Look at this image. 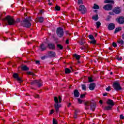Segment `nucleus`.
Here are the masks:
<instances>
[{"mask_svg":"<svg viewBox=\"0 0 124 124\" xmlns=\"http://www.w3.org/2000/svg\"><path fill=\"white\" fill-rule=\"evenodd\" d=\"M54 101L55 102V104H54V107L55 108L56 112H59V109L61 108V107H62V105L59 104V103H61V102H62V97H61V96H59L58 98L57 97H55Z\"/></svg>","mask_w":124,"mask_h":124,"instance_id":"f257e3e1","label":"nucleus"},{"mask_svg":"<svg viewBox=\"0 0 124 124\" xmlns=\"http://www.w3.org/2000/svg\"><path fill=\"white\" fill-rule=\"evenodd\" d=\"M31 17L25 19L23 20L22 23V25L23 27H25V28H30L31 26Z\"/></svg>","mask_w":124,"mask_h":124,"instance_id":"f03ea898","label":"nucleus"},{"mask_svg":"<svg viewBox=\"0 0 124 124\" xmlns=\"http://www.w3.org/2000/svg\"><path fill=\"white\" fill-rule=\"evenodd\" d=\"M3 21H7L8 25H14L15 20L11 16H8L3 19Z\"/></svg>","mask_w":124,"mask_h":124,"instance_id":"7ed1b4c3","label":"nucleus"},{"mask_svg":"<svg viewBox=\"0 0 124 124\" xmlns=\"http://www.w3.org/2000/svg\"><path fill=\"white\" fill-rule=\"evenodd\" d=\"M56 33L58 37H62L64 34L63 29L62 28V27L57 28L56 30Z\"/></svg>","mask_w":124,"mask_h":124,"instance_id":"20e7f679","label":"nucleus"},{"mask_svg":"<svg viewBox=\"0 0 124 124\" xmlns=\"http://www.w3.org/2000/svg\"><path fill=\"white\" fill-rule=\"evenodd\" d=\"M79 11H80L82 14H85L87 13V9L85 7L84 5H81L78 9Z\"/></svg>","mask_w":124,"mask_h":124,"instance_id":"39448f33","label":"nucleus"},{"mask_svg":"<svg viewBox=\"0 0 124 124\" xmlns=\"http://www.w3.org/2000/svg\"><path fill=\"white\" fill-rule=\"evenodd\" d=\"M13 77L15 79H16L18 82L19 83H22L23 82V80L22 79V78L19 77V75L17 73H15L13 75Z\"/></svg>","mask_w":124,"mask_h":124,"instance_id":"423d86ee","label":"nucleus"},{"mask_svg":"<svg viewBox=\"0 0 124 124\" xmlns=\"http://www.w3.org/2000/svg\"><path fill=\"white\" fill-rule=\"evenodd\" d=\"M31 85H35V84H37L39 87H41L42 86V81L41 80H33L31 82Z\"/></svg>","mask_w":124,"mask_h":124,"instance_id":"0eeeda50","label":"nucleus"},{"mask_svg":"<svg viewBox=\"0 0 124 124\" xmlns=\"http://www.w3.org/2000/svg\"><path fill=\"white\" fill-rule=\"evenodd\" d=\"M113 88L116 90V91H119L121 89V85L119 82H114L113 83Z\"/></svg>","mask_w":124,"mask_h":124,"instance_id":"6e6552de","label":"nucleus"},{"mask_svg":"<svg viewBox=\"0 0 124 124\" xmlns=\"http://www.w3.org/2000/svg\"><path fill=\"white\" fill-rule=\"evenodd\" d=\"M103 9H105V10H112V9H113V6L110 4H107L103 7Z\"/></svg>","mask_w":124,"mask_h":124,"instance_id":"1a4fd4ad","label":"nucleus"},{"mask_svg":"<svg viewBox=\"0 0 124 124\" xmlns=\"http://www.w3.org/2000/svg\"><path fill=\"white\" fill-rule=\"evenodd\" d=\"M93 102L91 101H87L85 103V109L86 110H88V109H89V107L91 105H92L93 104Z\"/></svg>","mask_w":124,"mask_h":124,"instance_id":"9d476101","label":"nucleus"},{"mask_svg":"<svg viewBox=\"0 0 124 124\" xmlns=\"http://www.w3.org/2000/svg\"><path fill=\"white\" fill-rule=\"evenodd\" d=\"M113 11L114 13H115V14H120V13H121V10L120 7H116L114 8Z\"/></svg>","mask_w":124,"mask_h":124,"instance_id":"9b49d317","label":"nucleus"},{"mask_svg":"<svg viewBox=\"0 0 124 124\" xmlns=\"http://www.w3.org/2000/svg\"><path fill=\"white\" fill-rule=\"evenodd\" d=\"M108 28L109 31H112V30L115 29V24H114V23L109 24L108 27Z\"/></svg>","mask_w":124,"mask_h":124,"instance_id":"f8f14e48","label":"nucleus"},{"mask_svg":"<svg viewBox=\"0 0 124 124\" xmlns=\"http://www.w3.org/2000/svg\"><path fill=\"white\" fill-rule=\"evenodd\" d=\"M107 104L112 107L114 106V105H115V104L114 103V102L113 101V100L110 99L108 100V101H107Z\"/></svg>","mask_w":124,"mask_h":124,"instance_id":"ddd939ff","label":"nucleus"},{"mask_svg":"<svg viewBox=\"0 0 124 124\" xmlns=\"http://www.w3.org/2000/svg\"><path fill=\"white\" fill-rule=\"evenodd\" d=\"M118 22L119 23L121 24H123L124 23V17L123 16H121L120 17H119L118 19Z\"/></svg>","mask_w":124,"mask_h":124,"instance_id":"4468645a","label":"nucleus"},{"mask_svg":"<svg viewBox=\"0 0 124 124\" xmlns=\"http://www.w3.org/2000/svg\"><path fill=\"white\" fill-rule=\"evenodd\" d=\"M94 88H95V84L93 83H91L90 85L89 89L90 90H91V91H93L94 90Z\"/></svg>","mask_w":124,"mask_h":124,"instance_id":"2eb2a0df","label":"nucleus"},{"mask_svg":"<svg viewBox=\"0 0 124 124\" xmlns=\"http://www.w3.org/2000/svg\"><path fill=\"white\" fill-rule=\"evenodd\" d=\"M74 96L75 97H79V95H80V93L78 92V90H75L74 92Z\"/></svg>","mask_w":124,"mask_h":124,"instance_id":"dca6fc26","label":"nucleus"},{"mask_svg":"<svg viewBox=\"0 0 124 124\" xmlns=\"http://www.w3.org/2000/svg\"><path fill=\"white\" fill-rule=\"evenodd\" d=\"M48 47L49 49H54L55 48H56V46H55V45L53 44H49L48 45Z\"/></svg>","mask_w":124,"mask_h":124,"instance_id":"f3484780","label":"nucleus"},{"mask_svg":"<svg viewBox=\"0 0 124 124\" xmlns=\"http://www.w3.org/2000/svg\"><path fill=\"white\" fill-rule=\"evenodd\" d=\"M48 55H49V57H55L56 56V53H55V52H54V51L49 52Z\"/></svg>","mask_w":124,"mask_h":124,"instance_id":"a211bd4d","label":"nucleus"},{"mask_svg":"<svg viewBox=\"0 0 124 124\" xmlns=\"http://www.w3.org/2000/svg\"><path fill=\"white\" fill-rule=\"evenodd\" d=\"M104 3H115V2L113 0H105L104 1Z\"/></svg>","mask_w":124,"mask_h":124,"instance_id":"6ab92c4d","label":"nucleus"},{"mask_svg":"<svg viewBox=\"0 0 124 124\" xmlns=\"http://www.w3.org/2000/svg\"><path fill=\"white\" fill-rule=\"evenodd\" d=\"M21 68L22 69V70H24V71H28L30 69V68H29V67H28L26 65H22L21 66Z\"/></svg>","mask_w":124,"mask_h":124,"instance_id":"aec40b11","label":"nucleus"},{"mask_svg":"<svg viewBox=\"0 0 124 124\" xmlns=\"http://www.w3.org/2000/svg\"><path fill=\"white\" fill-rule=\"evenodd\" d=\"M96 105L95 104L93 103L92 105H91V109L92 110V111H94L95 109V107Z\"/></svg>","mask_w":124,"mask_h":124,"instance_id":"412c9836","label":"nucleus"},{"mask_svg":"<svg viewBox=\"0 0 124 124\" xmlns=\"http://www.w3.org/2000/svg\"><path fill=\"white\" fill-rule=\"evenodd\" d=\"M74 57L76 60H80V58H81V56L76 54H74Z\"/></svg>","mask_w":124,"mask_h":124,"instance_id":"4be33fe9","label":"nucleus"},{"mask_svg":"<svg viewBox=\"0 0 124 124\" xmlns=\"http://www.w3.org/2000/svg\"><path fill=\"white\" fill-rule=\"evenodd\" d=\"M40 48L41 51H44V50H46V47H45L44 46V45L43 44L41 45Z\"/></svg>","mask_w":124,"mask_h":124,"instance_id":"5701e85b","label":"nucleus"},{"mask_svg":"<svg viewBox=\"0 0 124 124\" xmlns=\"http://www.w3.org/2000/svg\"><path fill=\"white\" fill-rule=\"evenodd\" d=\"M92 19H93V20H94V21H97V20H98V15H96L95 16H93L92 17Z\"/></svg>","mask_w":124,"mask_h":124,"instance_id":"b1692460","label":"nucleus"},{"mask_svg":"<svg viewBox=\"0 0 124 124\" xmlns=\"http://www.w3.org/2000/svg\"><path fill=\"white\" fill-rule=\"evenodd\" d=\"M122 31V28H117L115 29L114 31V33H117V32H119V31Z\"/></svg>","mask_w":124,"mask_h":124,"instance_id":"393cba45","label":"nucleus"},{"mask_svg":"<svg viewBox=\"0 0 124 124\" xmlns=\"http://www.w3.org/2000/svg\"><path fill=\"white\" fill-rule=\"evenodd\" d=\"M112 107H113V106H108L105 108V110H112Z\"/></svg>","mask_w":124,"mask_h":124,"instance_id":"a878e982","label":"nucleus"},{"mask_svg":"<svg viewBox=\"0 0 124 124\" xmlns=\"http://www.w3.org/2000/svg\"><path fill=\"white\" fill-rule=\"evenodd\" d=\"M118 43L119 44H120V45H124V42L123 40H119L117 41Z\"/></svg>","mask_w":124,"mask_h":124,"instance_id":"bb28decb","label":"nucleus"},{"mask_svg":"<svg viewBox=\"0 0 124 124\" xmlns=\"http://www.w3.org/2000/svg\"><path fill=\"white\" fill-rule=\"evenodd\" d=\"M38 19V21L40 23H43L44 21V18H43V17H39Z\"/></svg>","mask_w":124,"mask_h":124,"instance_id":"cd10ccee","label":"nucleus"},{"mask_svg":"<svg viewBox=\"0 0 124 124\" xmlns=\"http://www.w3.org/2000/svg\"><path fill=\"white\" fill-rule=\"evenodd\" d=\"M96 25L97 26V29H98L100 27L101 23H100V22L97 21L96 22Z\"/></svg>","mask_w":124,"mask_h":124,"instance_id":"c85d7f7f","label":"nucleus"},{"mask_svg":"<svg viewBox=\"0 0 124 124\" xmlns=\"http://www.w3.org/2000/svg\"><path fill=\"white\" fill-rule=\"evenodd\" d=\"M70 72H71V70H70L69 69L66 68L65 69V73H70Z\"/></svg>","mask_w":124,"mask_h":124,"instance_id":"c756f323","label":"nucleus"},{"mask_svg":"<svg viewBox=\"0 0 124 124\" xmlns=\"http://www.w3.org/2000/svg\"><path fill=\"white\" fill-rule=\"evenodd\" d=\"M94 9H99V6L96 5V4H94V6L93 7Z\"/></svg>","mask_w":124,"mask_h":124,"instance_id":"7c9ffc66","label":"nucleus"},{"mask_svg":"<svg viewBox=\"0 0 124 124\" xmlns=\"http://www.w3.org/2000/svg\"><path fill=\"white\" fill-rule=\"evenodd\" d=\"M57 47H58V48L60 49V50H62V49L63 48L62 46V45H60V44L57 45Z\"/></svg>","mask_w":124,"mask_h":124,"instance_id":"2f4dec72","label":"nucleus"},{"mask_svg":"<svg viewBox=\"0 0 124 124\" xmlns=\"http://www.w3.org/2000/svg\"><path fill=\"white\" fill-rule=\"evenodd\" d=\"M27 74H28V75H32V76H34V74L31 72H27Z\"/></svg>","mask_w":124,"mask_h":124,"instance_id":"473e14b6","label":"nucleus"},{"mask_svg":"<svg viewBox=\"0 0 124 124\" xmlns=\"http://www.w3.org/2000/svg\"><path fill=\"white\" fill-rule=\"evenodd\" d=\"M55 9L56 10H57V11H60V10H61V7L58 5H57L55 7Z\"/></svg>","mask_w":124,"mask_h":124,"instance_id":"72a5a7b5","label":"nucleus"},{"mask_svg":"<svg viewBox=\"0 0 124 124\" xmlns=\"http://www.w3.org/2000/svg\"><path fill=\"white\" fill-rule=\"evenodd\" d=\"M78 101L79 104H82V103L83 102V100H82L80 98H78Z\"/></svg>","mask_w":124,"mask_h":124,"instance_id":"f704fd0d","label":"nucleus"},{"mask_svg":"<svg viewBox=\"0 0 124 124\" xmlns=\"http://www.w3.org/2000/svg\"><path fill=\"white\" fill-rule=\"evenodd\" d=\"M78 4H83V0H78Z\"/></svg>","mask_w":124,"mask_h":124,"instance_id":"c9c22d12","label":"nucleus"},{"mask_svg":"<svg viewBox=\"0 0 124 124\" xmlns=\"http://www.w3.org/2000/svg\"><path fill=\"white\" fill-rule=\"evenodd\" d=\"M89 38L90 39H92V40H93L94 39V37H93V35H90Z\"/></svg>","mask_w":124,"mask_h":124,"instance_id":"e433bc0d","label":"nucleus"},{"mask_svg":"<svg viewBox=\"0 0 124 124\" xmlns=\"http://www.w3.org/2000/svg\"><path fill=\"white\" fill-rule=\"evenodd\" d=\"M86 97V94H82L80 95V98H85Z\"/></svg>","mask_w":124,"mask_h":124,"instance_id":"4c0bfd02","label":"nucleus"},{"mask_svg":"<svg viewBox=\"0 0 124 124\" xmlns=\"http://www.w3.org/2000/svg\"><path fill=\"white\" fill-rule=\"evenodd\" d=\"M89 82H93V78L92 77H90L88 78Z\"/></svg>","mask_w":124,"mask_h":124,"instance_id":"58836bf2","label":"nucleus"},{"mask_svg":"<svg viewBox=\"0 0 124 124\" xmlns=\"http://www.w3.org/2000/svg\"><path fill=\"white\" fill-rule=\"evenodd\" d=\"M53 124H58V122H57V120H55L54 118L53 119Z\"/></svg>","mask_w":124,"mask_h":124,"instance_id":"ea45409f","label":"nucleus"},{"mask_svg":"<svg viewBox=\"0 0 124 124\" xmlns=\"http://www.w3.org/2000/svg\"><path fill=\"white\" fill-rule=\"evenodd\" d=\"M82 89L83 91H86V86L85 85H82Z\"/></svg>","mask_w":124,"mask_h":124,"instance_id":"a19ab883","label":"nucleus"},{"mask_svg":"<svg viewBox=\"0 0 124 124\" xmlns=\"http://www.w3.org/2000/svg\"><path fill=\"white\" fill-rule=\"evenodd\" d=\"M106 91H109L111 90V86H108L106 89Z\"/></svg>","mask_w":124,"mask_h":124,"instance_id":"79ce46f5","label":"nucleus"},{"mask_svg":"<svg viewBox=\"0 0 124 124\" xmlns=\"http://www.w3.org/2000/svg\"><path fill=\"white\" fill-rule=\"evenodd\" d=\"M118 61H122V60H123V58L122 57H120V56H118L117 58Z\"/></svg>","mask_w":124,"mask_h":124,"instance_id":"37998d69","label":"nucleus"},{"mask_svg":"<svg viewBox=\"0 0 124 124\" xmlns=\"http://www.w3.org/2000/svg\"><path fill=\"white\" fill-rule=\"evenodd\" d=\"M34 97L35 98H39V95L38 94L34 95Z\"/></svg>","mask_w":124,"mask_h":124,"instance_id":"c03bdc74","label":"nucleus"},{"mask_svg":"<svg viewBox=\"0 0 124 124\" xmlns=\"http://www.w3.org/2000/svg\"><path fill=\"white\" fill-rule=\"evenodd\" d=\"M79 112L78 109H75V114H76V115H78V112Z\"/></svg>","mask_w":124,"mask_h":124,"instance_id":"a18cd8bd","label":"nucleus"},{"mask_svg":"<svg viewBox=\"0 0 124 124\" xmlns=\"http://www.w3.org/2000/svg\"><path fill=\"white\" fill-rule=\"evenodd\" d=\"M79 44H80V45H84L85 44V42H84V41H81L80 42Z\"/></svg>","mask_w":124,"mask_h":124,"instance_id":"49530a36","label":"nucleus"},{"mask_svg":"<svg viewBox=\"0 0 124 124\" xmlns=\"http://www.w3.org/2000/svg\"><path fill=\"white\" fill-rule=\"evenodd\" d=\"M90 43H92V44H95V43H96V42L95 41V40H93Z\"/></svg>","mask_w":124,"mask_h":124,"instance_id":"de8ad7c7","label":"nucleus"},{"mask_svg":"<svg viewBox=\"0 0 124 124\" xmlns=\"http://www.w3.org/2000/svg\"><path fill=\"white\" fill-rule=\"evenodd\" d=\"M120 119H121V120H124V115H123V114H121V115H120Z\"/></svg>","mask_w":124,"mask_h":124,"instance_id":"09e8293b","label":"nucleus"},{"mask_svg":"<svg viewBox=\"0 0 124 124\" xmlns=\"http://www.w3.org/2000/svg\"><path fill=\"white\" fill-rule=\"evenodd\" d=\"M112 46H113V47H117V44H116L115 43H112Z\"/></svg>","mask_w":124,"mask_h":124,"instance_id":"8fccbe9b","label":"nucleus"},{"mask_svg":"<svg viewBox=\"0 0 124 124\" xmlns=\"http://www.w3.org/2000/svg\"><path fill=\"white\" fill-rule=\"evenodd\" d=\"M54 113V109H52V110H51V111H50V115H52V114H53Z\"/></svg>","mask_w":124,"mask_h":124,"instance_id":"3c124183","label":"nucleus"},{"mask_svg":"<svg viewBox=\"0 0 124 124\" xmlns=\"http://www.w3.org/2000/svg\"><path fill=\"white\" fill-rule=\"evenodd\" d=\"M78 114H76L75 113V115H74V118L75 119L77 118V116H78Z\"/></svg>","mask_w":124,"mask_h":124,"instance_id":"603ef678","label":"nucleus"},{"mask_svg":"<svg viewBox=\"0 0 124 124\" xmlns=\"http://www.w3.org/2000/svg\"><path fill=\"white\" fill-rule=\"evenodd\" d=\"M45 59H46V57L45 56H43L41 57V60H45Z\"/></svg>","mask_w":124,"mask_h":124,"instance_id":"864d4df0","label":"nucleus"},{"mask_svg":"<svg viewBox=\"0 0 124 124\" xmlns=\"http://www.w3.org/2000/svg\"><path fill=\"white\" fill-rule=\"evenodd\" d=\"M43 13V11L42 10L40 11L39 14H42Z\"/></svg>","mask_w":124,"mask_h":124,"instance_id":"5fc2aeb1","label":"nucleus"},{"mask_svg":"<svg viewBox=\"0 0 124 124\" xmlns=\"http://www.w3.org/2000/svg\"><path fill=\"white\" fill-rule=\"evenodd\" d=\"M68 43H69V40H68V39H67L66 40V44H68Z\"/></svg>","mask_w":124,"mask_h":124,"instance_id":"6e6d98bb","label":"nucleus"},{"mask_svg":"<svg viewBox=\"0 0 124 124\" xmlns=\"http://www.w3.org/2000/svg\"><path fill=\"white\" fill-rule=\"evenodd\" d=\"M109 15H114V13L112 12H109Z\"/></svg>","mask_w":124,"mask_h":124,"instance_id":"4d7b16f0","label":"nucleus"},{"mask_svg":"<svg viewBox=\"0 0 124 124\" xmlns=\"http://www.w3.org/2000/svg\"><path fill=\"white\" fill-rule=\"evenodd\" d=\"M80 48L81 49V50H84V49H87V48H86V47H80Z\"/></svg>","mask_w":124,"mask_h":124,"instance_id":"13d9d810","label":"nucleus"},{"mask_svg":"<svg viewBox=\"0 0 124 124\" xmlns=\"http://www.w3.org/2000/svg\"><path fill=\"white\" fill-rule=\"evenodd\" d=\"M48 4H49V5H53V4H52V2H48Z\"/></svg>","mask_w":124,"mask_h":124,"instance_id":"bf43d9fd","label":"nucleus"},{"mask_svg":"<svg viewBox=\"0 0 124 124\" xmlns=\"http://www.w3.org/2000/svg\"><path fill=\"white\" fill-rule=\"evenodd\" d=\"M107 95V93L103 94L104 96H106Z\"/></svg>","mask_w":124,"mask_h":124,"instance_id":"052dcab7","label":"nucleus"},{"mask_svg":"<svg viewBox=\"0 0 124 124\" xmlns=\"http://www.w3.org/2000/svg\"><path fill=\"white\" fill-rule=\"evenodd\" d=\"M70 105H71V103H69V104L68 105V107H70Z\"/></svg>","mask_w":124,"mask_h":124,"instance_id":"680f3d73","label":"nucleus"},{"mask_svg":"<svg viewBox=\"0 0 124 124\" xmlns=\"http://www.w3.org/2000/svg\"><path fill=\"white\" fill-rule=\"evenodd\" d=\"M122 38L124 40V33L122 34Z\"/></svg>","mask_w":124,"mask_h":124,"instance_id":"e2e57ef3","label":"nucleus"},{"mask_svg":"<svg viewBox=\"0 0 124 124\" xmlns=\"http://www.w3.org/2000/svg\"><path fill=\"white\" fill-rule=\"evenodd\" d=\"M99 103H100V104H102V100H100L99 101Z\"/></svg>","mask_w":124,"mask_h":124,"instance_id":"0e129e2a","label":"nucleus"},{"mask_svg":"<svg viewBox=\"0 0 124 124\" xmlns=\"http://www.w3.org/2000/svg\"><path fill=\"white\" fill-rule=\"evenodd\" d=\"M40 62V61H35V62Z\"/></svg>","mask_w":124,"mask_h":124,"instance_id":"69168bd1","label":"nucleus"},{"mask_svg":"<svg viewBox=\"0 0 124 124\" xmlns=\"http://www.w3.org/2000/svg\"><path fill=\"white\" fill-rule=\"evenodd\" d=\"M108 49L109 50H111V51H112V48L111 47H109Z\"/></svg>","mask_w":124,"mask_h":124,"instance_id":"338daca9","label":"nucleus"},{"mask_svg":"<svg viewBox=\"0 0 124 124\" xmlns=\"http://www.w3.org/2000/svg\"><path fill=\"white\" fill-rule=\"evenodd\" d=\"M17 60H21V58H17Z\"/></svg>","mask_w":124,"mask_h":124,"instance_id":"774afa93","label":"nucleus"}]
</instances>
